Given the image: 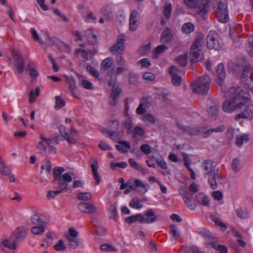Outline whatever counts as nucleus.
<instances>
[{
    "label": "nucleus",
    "instance_id": "a211bd4d",
    "mask_svg": "<svg viewBox=\"0 0 253 253\" xmlns=\"http://www.w3.org/2000/svg\"><path fill=\"white\" fill-rule=\"evenodd\" d=\"M143 217V223H151L155 222L157 219V216L154 211L152 209L146 211L144 214L142 215Z\"/></svg>",
    "mask_w": 253,
    "mask_h": 253
},
{
    "label": "nucleus",
    "instance_id": "412c9836",
    "mask_svg": "<svg viewBox=\"0 0 253 253\" xmlns=\"http://www.w3.org/2000/svg\"><path fill=\"white\" fill-rule=\"evenodd\" d=\"M101 13L106 17V20L112 21L114 18V14L111 7L109 5H105L100 10Z\"/></svg>",
    "mask_w": 253,
    "mask_h": 253
},
{
    "label": "nucleus",
    "instance_id": "0e129e2a",
    "mask_svg": "<svg viewBox=\"0 0 253 253\" xmlns=\"http://www.w3.org/2000/svg\"><path fill=\"white\" fill-rule=\"evenodd\" d=\"M55 109H59L65 105V102L63 100H62L59 96H56L55 97Z\"/></svg>",
    "mask_w": 253,
    "mask_h": 253
},
{
    "label": "nucleus",
    "instance_id": "69168bd1",
    "mask_svg": "<svg viewBox=\"0 0 253 253\" xmlns=\"http://www.w3.org/2000/svg\"><path fill=\"white\" fill-rule=\"evenodd\" d=\"M63 189H60L56 191H49L46 194V197L48 199H50L55 197L57 195L61 193L63 191Z\"/></svg>",
    "mask_w": 253,
    "mask_h": 253
},
{
    "label": "nucleus",
    "instance_id": "6ab92c4d",
    "mask_svg": "<svg viewBox=\"0 0 253 253\" xmlns=\"http://www.w3.org/2000/svg\"><path fill=\"white\" fill-rule=\"evenodd\" d=\"M105 80L108 82L109 85L112 87V88H114V87H119V86L116 84V77L115 75V70L114 69L108 71L105 77Z\"/></svg>",
    "mask_w": 253,
    "mask_h": 253
},
{
    "label": "nucleus",
    "instance_id": "473e14b6",
    "mask_svg": "<svg viewBox=\"0 0 253 253\" xmlns=\"http://www.w3.org/2000/svg\"><path fill=\"white\" fill-rule=\"evenodd\" d=\"M129 164L132 168L140 171L143 174H146L147 173V170L138 165L133 159H129Z\"/></svg>",
    "mask_w": 253,
    "mask_h": 253
},
{
    "label": "nucleus",
    "instance_id": "c85d7f7f",
    "mask_svg": "<svg viewBox=\"0 0 253 253\" xmlns=\"http://www.w3.org/2000/svg\"><path fill=\"white\" fill-rule=\"evenodd\" d=\"M31 221L36 226H45L47 224V222L43 220L39 214L33 215L31 217Z\"/></svg>",
    "mask_w": 253,
    "mask_h": 253
},
{
    "label": "nucleus",
    "instance_id": "a19ab883",
    "mask_svg": "<svg viewBox=\"0 0 253 253\" xmlns=\"http://www.w3.org/2000/svg\"><path fill=\"white\" fill-rule=\"evenodd\" d=\"M237 216L242 219H246L249 217V214L246 209L242 208L237 209L236 211Z\"/></svg>",
    "mask_w": 253,
    "mask_h": 253
},
{
    "label": "nucleus",
    "instance_id": "ddd939ff",
    "mask_svg": "<svg viewBox=\"0 0 253 253\" xmlns=\"http://www.w3.org/2000/svg\"><path fill=\"white\" fill-rule=\"evenodd\" d=\"M168 72L171 76L172 84L175 86H179L182 83V79L180 76L178 75L179 69L174 66L169 67Z\"/></svg>",
    "mask_w": 253,
    "mask_h": 253
},
{
    "label": "nucleus",
    "instance_id": "a18cd8bd",
    "mask_svg": "<svg viewBox=\"0 0 253 253\" xmlns=\"http://www.w3.org/2000/svg\"><path fill=\"white\" fill-rule=\"evenodd\" d=\"M172 10V6L170 3H166L163 7V13L165 17L168 19L171 16V12Z\"/></svg>",
    "mask_w": 253,
    "mask_h": 253
},
{
    "label": "nucleus",
    "instance_id": "680f3d73",
    "mask_svg": "<svg viewBox=\"0 0 253 253\" xmlns=\"http://www.w3.org/2000/svg\"><path fill=\"white\" fill-rule=\"evenodd\" d=\"M86 70L94 77L98 78L99 77V73L93 67L90 65H86Z\"/></svg>",
    "mask_w": 253,
    "mask_h": 253
},
{
    "label": "nucleus",
    "instance_id": "9d476101",
    "mask_svg": "<svg viewBox=\"0 0 253 253\" xmlns=\"http://www.w3.org/2000/svg\"><path fill=\"white\" fill-rule=\"evenodd\" d=\"M178 127L184 133L190 135H195L200 133H203V137L205 136V133L207 130V126H205L192 127L186 126L179 125Z\"/></svg>",
    "mask_w": 253,
    "mask_h": 253
},
{
    "label": "nucleus",
    "instance_id": "13d9d810",
    "mask_svg": "<svg viewBox=\"0 0 253 253\" xmlns=\"http://www.w3.org/2000/svg\"><path fill=\"white\" fill-rule=\"evenodd\" d=\"M142 120L145 123L148 122L151 124H153L156 122L155 117L149 113L145 114L143 115Z\"/></svg>",
    "mask_w": 253,
    "mask_h": 253
},
{
    "label": "nucleus",
    "instance_id": "f03ea898",
    "mask_svg": "<svg viewBox=\"0 0 253 253\" xmlns=\"http://www.w3.org/2000/svg\"><path fill=\"white\" fill-rule=\"evenodd\" d=\"M211 79L208 75L199 78L197 80L191 84V87L194 92L205 95L210 89Z\"/></svg>",
    "mask_w": 253,
    "mask_h": 253
},
{
    "label": "nucleus",
    "instance_id": "3c124183",
    "mask_svg": "<svg viewBox=\"0 0 253 253\" xmlns=\"http://www.w3.org/2000/svg\"><path fill=\"white\" fill-rule=\"evenodd\" d=\"M2 245L5 248L11 250H14L17 248V245L14 243V241L11 243L10 241L7 239L4 240L2 243Z\"/></svg>",
    "mask_w": 253,
    "mask_h": 253
},
{
    "label": "nucleus",
    "instance_id": "37998d69",
    "mask_svg": "<svg viewBox=\"0 0 253 253\" xmlns=\"http://www.w3.org/2000/svg\"><path fill=\"white\" fill-rule=\"evenodd\" d=\"M211 244L213 248L215 249L217 251L219 252V253H228L227 248L224 245H217L215 242H211Z\"/></svg>",
    "mask_w": 253,
    "mask_h": 253
},
{
    "label": "nucleus",
    "instance_id": "c03bdc74",
    "mask_svg": "<svg viewBox=\"0 0 253 253\" xmlns=\"http://www.w3.org/2000/svg\"><path fill=\"white\" fill-rule=\"evenodd\" d=\"M64 171V168L60 167H56L53 169L54 182L56 181L57 179L62 175V173Z\"/></svg>",
    "mask_w": 253,
    "mask_h": 253
},
{
    "label": "nucleus",
    "instance_id": "b1692460",
    "mask_svg": "<svg viewBox=\"0 0 253 253\" xmlns=\"http://www.w3.org/2000/svg\"><path fill=\"white\" fill-rule=\"evenodd\" d=\"M85 37L89 44H95L97 43L96 36L93 34L92 29H88L84 32Z\"/></svg>",
    "mask_w": 253,
    "mask_h": 253
},
{
    "label": "nucleus",
    "instance_id": "09e8293b",
    "mask_svg": "<svg viewBox=\"0 0 253 253\" xmlns=\"http://www.w3.org/2000/svg\"><path fill=\"white\" fill-rule=\"evenodd\" d=\"M168 48V46L164 45L161 44L157 46L156 48L155 52H154V58H157L158 56L161 54L162 53L164 52L166 49Z\"/></svg>",
    "mask_w": 253,
    "mask_h": 253
},
{
    "label": "nucleus",
    "instance_id": "79ce46f5",
    "mask_svg": "<svg viewBox=\"0 0 253 253\" xmlns=\"http://www.w3.org/2000/svg\"><path fill=\"white\" fill-rule=\"evenodd\" d=\"M66 238L72 249H75L79 246V241L77 238L72 237L71 236H66Z\"/></svg>",
    "mask_w": 253,
    "mask_h": 253
},
{
    "label": "nucleus",
    "instance_id": "f704fd0d",
    "mask_svg": "<svg viewBox=\"0 0 253 253\" xmlns=\"http://www.w3.org/2000/svg\"><path fill=\"white\" fill-rule=\"evenodd\" d=\"M194 25L191 22H187L184 24L182 27V31L185 34H189L194 31Z\"/></svg>",
    "mask_w": 253,
    "mask_h": 253
},
{
    "label": "nucleus",
    "instance_id": "ea45409f",
    "mask_svg": "<svg viewBox=\"0 0 253 253\" xmlns=\"http://www.w3.org/2000/svg\"><path fill=\"white\" fill-rule=\"evenodd\" d=\"M113 64V60L111 58H107L103 60L101 64V70L105 71L110 67Z\"/></svg>",
    "mask_w": 253,
    "mask_h": 253
},
{
    "label": "nucleus",
    "instance_id": "8fccbe9b",
    "mask_svg": "<svg viewBox=\"0 0 253 253\" xmlns=\"http://www.w3.org/2000/svg\"><path fill=\"white\" fill-rule=\"evenodd\" d=\"M78 198L82 201H89L92 199V195L89 192H81L78 194Z\"/></svg>",
    "mask_w": 253,
    "mask_h": 253
},
{
    "label": "nucleus",
    "instance_id": "e433bc0d",
    "mask_svg": "<svg viewBox=\"0 0 253 253\" xmlns=\"http://www.w3.org/2000/svg\"><path fill=\"white\" fill-rule=\"evenodd\" d=\"M249 141L248 135L244 134L242 135H238L236 139V144L238 147H241L243 144L245 142H247Z\"/></svg>",
    "mask_w": 253,
    "mask_h": 253
},
{
    "label": "nucleus",
    "instance_id": "de8ad7c7",
    "mask_svg": "<svg viewBox=\"0 0 253 253\" xmlns=\"http://www.w3.org/2000/svg\"><path fill=\"white\" fill-rule=\"evenodd\" d=\"M187 61L188 54L187 53L179 55L176 58V61L177 63L181 66H185L187 63Z\"/></svg>",
    "mask_w": 253,
    "mask_h": 253
},
{
    "label": "nucleus",
    "instance_id": "c9c22d12",
    "mask_svg": "<svg viewBox=\"0 0 253 253\" xmlns=\"http://www.w3.org/2000/svg\"><path fill=\"white\" fill-rule=\"evenodd\" d=\"M149 103L147 101H144L139 104L136 110L137 114L141 115L147 112L146 108L148 107Z\"/></svg>",
    "mask_w": 253,
    "mask_h": 253
},
{
    "label": "nucleus",
    "instance_id": "6e6d98bb",
    "mask_svg": "<svg viewBox=\"0 0 253 253\" xmlns=\"http://www.w3.org/2000/svg\"><path fill=\"white\" fill-rule=\"evenodd\" d=\"M44 226H35L31 229V232L35 235H40L44 232Z\"/></svg>",
    "mask_w": 253,
    "mask_h": 253
},
{
    "label": "nucleus",
    "instance_id": "dca6fc26",
    "mask_svg": "<svg viewBox=\"0 0 253 253\" xmlns=\"http://www.w3.org/2000/svg\"><path fill=\"white\" fill-rule=\"evenodd\" d=\"M121 91V90L119 87H114V88H112L109 101L110 105L115 106L118 103Z\"/></svg>",
    "mask_w": 253,
    "mask_h": 253
},
{
    "label": "nucleus",
    "instance_id": "774afa93",
    "mask_svg": "<svg viewBox=\"0 0 253 253\" xmlns=\"http://www.w3.org/2000/svg\"><path fill=\"white\" fill-rule=\"evenodd\" d=\"M244 84L253 92V72L250 73V79Z\"/></svg>",
    "mask_w": 253,
    "mask_h": 253
},
{
    "label": "nucleus",
    "instance_id": "4468645a",
    "mask_svg": "<svg viewBox=\"0 0 253 253\" xmlns=\"http://www.w3.org/2000/svg\"><path fill=\"white\" fill-rule=\"evenodd\" d=\"M57 180L58 181V186L63 190L68 191L69 188L68 185L69 182L72 181V177L69 173H64L61 176H60Z\"/></svg>",
    "mask_w": 253,
    "mask_h": 253
},
{
    "label": "nucleus",
    "instance_id": "bb28decb",
    "mask_svg": "<svg viewBox=\"0 0 253 253\" xmlns=\"http://www.w3.org/2000/svg\"><path fill=\"white\" fill-rule=\"evenodd\" d=\"M66 78V84L68 85L70 90L72 92L73 95L76 97L74 94V90L76 89V84L75 79L72 77L64 76Z\"/></svg>",
    "mask_w": 253,
    "mask_h": 253
},
{
    "label": "nucleus",
    "instance_id": "e2e57ef3",
    "mask_svg": "<svg viewBox=\"0 0 253 253\" xmlns=\"http://www.w3.org/2000/svg\"><path fill=\"white\" fill-rule=\"evenodd\" d=\"M127 166V163L125 162H121L118 163L112 162L110 164L111 168L112 169H114L116 168H121L122 169H125L126 168Z\"/></svg>",
    "mask_w": 253,
    "mask_h": 253
},
{
    "label": "nucleus",
    "instance_id": "20e7f679",
    "mask_svg": "<svg viewBox=\"0 0 253 253\" xmlns=\"http://www.w3.org/2000/svg\"><path fill=\"white\" fill-rule=\"evenodd\" d=\"M202 44L203 40L201 38H197L192 45L189 53L191 62L194 63L203 59V54L201 51Z\"/></svg>",
    "mask_w": 253,
    "mask_h": 253
},
{
    "label": "nucleus",
    "instance_id": "1a4fd4ad",
    "mask_svg": "<svg viewBox=\"0 0 253 253\" xmlns=\"http://www.w3.org/2000/svg\"><path fill=\"white\" fill-rule=\"evenodd\" d=\"M216 73L218 77V79L216 80V82L221 87V90L223 92H225L227 88L224 84V80L226 77V72L222 64H219L218 65Z\"/></svg>",
    "mask_w": 253,
    "mask_h": 253
},
{
    "label": "nucleus",
    "instance_id": "7ed1b4c3",
    "mask_svg": "<svg viewBox=\"0 0 253 253\" xmlns=\"http://www.w3.org/2000/svg\"><path fill=\"white\" fill-rule=\"evenodd\" d=\"M198 0H184L185 4L189 8L197 7V13L201 16L203 19H205L207 14L209 11L208 0H202L200 5H198Z\"/></svg>",
    "mask_w": 253,
    "mask_h": 253
},
{
    "label": "nucleus",
    "instance_id": "423d86ee",
    "mask_svg": "<svg viewBox=\"0 0 253 253\" xmlns=\"http://www.w3.org/2000/svg\"><path fill=\"white\" fill-rule=\"evenodd\" d=\"M228 67L229 71H232L233 73L239 72L240 71H243L241 80L244 84L247 82L248 79H250V73L253 72V71L250 68H245L243 65H240L239 64L234 65V64L232 62L228 63Z\"/></svg>",
    "mask_w": 253,
    "mask_h": 253
},
{
    "label": "nucleus",
    "instance_id": "4be33fe9",
    "mask_svg": "<svg viewBox=\"0 0 253 253\" xmlns=\"http://www.w3.org/2000/svg\"><path fill=\"white\" fill-rule=\"evenodd\" d=\"M26 70L29 72L31 78V82H33L39 76L37 70L34 67V64L32 61H30L27 65Z\"/></svg>",
    "mask_w": 253,
    "mask_h": 253
},
{
    "label": "nucleus",
    "instance_id": "cd10ccee",
    "mask_svg": "<svg viewBox=\"0 0 253 253\" xmlns=\"http://www.w3.org/2000/svg\"><path fill=\"white\" fill-rule=\"evenodd\" d=\"M219 105L215 104L211 106L208 110L209 117L213 119H216L218 115Z\"/></svg>",
    "mask_w": 253,
    "mask_h": 253
},
{
    "label": "nucleus",
    "instance_id": "4c0bfd02",
    "mask_svg": "<svg viewBox=\"0 0 253 253\" xmlns=\"http://www.w3.org/2000/svg\"><path fill=\"white\" fill-rule=\"evenodd\" d=\"M40 88L39 86H37L34 92L32 90L29 94L28 101L30 103H32L36 100V98L40 95Z\"/></svg>",
    "mask_w": 253,
    "mask_h": 253
},
{
    "label": "nucleus",
    "instance_id": "603ef678",
    "mask_svg": "<svg viewBox=\"0 0 253 253\" xmlns=\"http://www.w3.org/2000/svg\"><path fill=\"white\" fill-rule=\"evenodd\" d=\"M208 182L212 189H215L217 188L215 174L208 176Z\"/></svg>",
    "mask_w": 253,
    "mask_h": 253
},
{
    "label": "nucleus",
    "instance_id": "9b49d317",
    "mask_svg": "<svg viewBox=\"0 0 253 253\" xmlns=\"http://www.w3.org/2000/svg\"><path fill=\"white\" fill-rule=\"evenodd\" d=\"M78 208L81 212L87 214L98 213V208L93 204L88 202L80 203L78 205Z\"/></svg>",
    "mask_w": 253,
    "mask_h": 253
},
{
    "label": "nucleus",
    "instance_id": "5701e85b",
    "mask_svg": "<svg viewBox=\"0 0 253 253\" xmlns=\"http://www.w3.org/2000/svg\"><path fill=\"white\" fill-rule=\"evenodd\" d=\"M118 143V144L116 145V149L121 153H126L131 148L129 143L126 141H120Z\"/></svg>",
    "mask_w": 253,
    "mask_h": 253
},
{
    "label": "nucleus",
    "instance_id": "aec40b11",
    "mask_svg": "<svg viewBox=\"0 0 253 253\" xmlns=\"http://www.w3.org/2000/svg\"><path fill=\"white\" fill-rule=\"evenodd\" d=\"M172 36L170 29L169 28H166L162 33L161 42L164 43L170 42L172 40Z\"/></svg>",
    "mask_w": 253,
    "mask_h": 253
},
{
    "label": "nucleus",
    "instance_id": "58836bf2",
    "mask_svg": "<svg viewBox=\"0 0 253 253\" xmlns=\"http://www.w3.org/2000/svg\"><path fill=\"white\" fill-rule=\"evenodd\" d=\"M170 234H171L173 238L177 240L180 236V232L178 230L177 227L174 224H170L169 225Z\"/></svg>",
    "mask_w": 253,
    "mask_h": 253
},
{
    "label": "nucleus",
    "instance_id": "39448f33",
    "mask_svg": "<svg viewBox=\"0 0 253 253\" xmlns=\"http://www.w3.org/2000/svg\"><path fill=\"white\" fill-rule=\"evenodd\" d=\"M218 6L215 11L218 20L221 23H227L229 20L226 0H216Z\"/></svg>",
    "mask_w": 253,
    "mask_h": 253
},
{
    "label": "nucleus",
    "instance_id": "c756f323",
    "mask_svg": "<svg viewBox=\"0 0 253 253\" xmlns=\"http://www.w3.org/2000/svg\"><path fill=\"white\" fill-rule=\"evenodd\" d=\"M197 232L200 235L207 240H211L214 239V235L207 229L198 230Z\"/></svg>",
    "mask_w": 253,
    "mask_h": 253
},
{
    "label": "nucleus",
    "instance_id": "338daca9",
    "mask_svg": "<svg viewBox=\"0 0 253 253\" xmlns=\"http://www.w3.org/2000/svg\"><path fill=\"white\" fill-rule=\"evenodd\" d=\"M119 122L118 120H112L109 125L111 131L118 132L117 131L119 128Z\"/></svg>",
    "mask_w": 253,
    "mask_h": 253
},
{
    "label": "nucleus",
    "instance_id": "6e6552de",
    "mask_svg": "<svg viewBox=\"0 0 253 253\" xmlns=\"http://www.w3.org/2000/svg\"><path fill=\"white\" fill-rule=\"evenodd\" d=\"M12 55L14 59V66L16 71L20 74L23 73L25 69V65L24 61L21 53L13 49L12 51Z\"/></svg>",
    "mask_w": 253,
    "mask_h": 253
},
{
    "label": "nucleus",
    "instance_id": "0eeeda50",
    "mask_svg": "<svg viewBox=\"0 0 253 253\" xmlns=\"http://www.w3.org/2000/svg\"><path fill=\"white\" fill-rule=\"evenodd\" d=\"M207 46L210 49L219 50L221 44L218 40L217 34L214 31H210L207 37Z\"/></svg>",
    "mask_w": 253,
    "mask_h": 253
},
{
    "label": "nucleus",
    "instance_id": "393cba45",
    "mask_svg": "<svg viewBox=\"0 0 253 253\" xmlns=\"http://www.w3.org/2000/svg\"><path fill=\"white\" fill-rule=\"evenodd\" d=\"M101 131L103 133L108 134V136L114 140L120 139L123 134L122 132H115L114 131L107 130L105 128H102Z\"/></svg>",
    "mask_w": 253,
    "mask_h": 253
},
{
    "label": "nucleus",
    "instance_id": "5fc2aeb1",
    "mask_svg": "<svg viewBox=\"0 0 253 253\" xmlns=\"http://www.w3.org/2000/svg\"><path fill=\"white\" fill-rule=\"evenodd\" d=\"M129 205L132 208L140 209L142 208L143 205L140 204L138 199H132L129 203Z\"/></svg>",
    "mask_w": 253,
    "mask_h": 253
},
{
    "label": "nucleus",
    "instance_id": "f3484780",
    "mask_svg": "<svg viewBox=\"0 0 253 253\" xmlns=\"http://www.w3.org/2000/svg\"><path fill=\"white\" fill-rule=\"evenodd\" d=\"M91 161L92 162L91 164V168L93 172L94 178L95 180V184L96 185H98L100 182L101 178L97 171L98 168V162L97 160L94 158H91Z\"/></svg>",
    "mask_w": 253,
    "mask_h": 253
},
{
    "label": "nucleus",
    "instance_id": "72a5a7b5",
    "mask_svg": "<svg viewBox=\"0 0 253 253\" xmlns=\"http://www.w3.org/2000/svg\"><path fill=\"white\" fill-rule=\"evenodd\" d=\"M224 130V127L223 126H217L215 128L207 129L206 130L205 133V136L203 137L206 138L209 136L213 132H220Z\"/></svg>",
    "mask_w": 253,
    "mask_h": 253
},
{
    "label": "nucleus",
    "instance_id": "4d7b16f0",
    "mask_svg": "<svg viewBox=\"0 0 253 253\" xmlns=\"http://www.w3.org/2000/svg\"><path fill=\"white\" fill-rule=\"evenodd\" d=\"M210 218L213 222L215 223L216 225L219 226L221 227H224L225 229L227 228V226L221 221L218 217H216L214 215H211L210 216Z\"/></svg>",
    "mask_w": 253,
    "mask_h": 253
},
{
    "label": "nucleus",
    "instance_id": "bf43d9fd",
    "mask_svg": "<svg viewBox=\"0 0 253 253\" xmlns=\"http://www.w3.org/2000/svg\"><path fill=\"white\" fill-rule=\"evenodd\" d=\"M109 211L110 214V218L113 217L115 220H116L118 216L117 206L115 205H111L109 208Z\"/></svg>",
    "mask_w": 253,
    "mask_h": 253
},
{
    "label": "nucleus",
    "instance_id": "2eb2a0df",
    "mask_svg": "<svg viewBox=\"0 0 253 253\" xmlns=\"http://www.w3.org/2000/svg\"><path fill=\"white\" fill-rule=\"evenodd\" d=\"M202 168L204 170L205 176L215 174L213 166V162L211 160L205 161L203 163Z\"/></svg>",
    "mask_w": 253,
    "mask_h": 253
},
{
    "label": "nucleus",
    "instance_id": "7c9ffc66",
    "mask_svg": "<svg viewBox=\"0 0 253 253\" xmlns=\"http://www.w3.org/2000/svg\"><path fill=\"white\" fill-rule=\"evenodd\" d=\"M110 50L114 54H117L118 53L122 54L124 52V45L123 44L117 42L111 47Z\"/></svg>",
    "mask_w": 253,
    "mask_h": 253
},
{
    "label": "nucleus",
    "instance_id": "49530a36",
    "mask_svg": "<svg viewBox=\"0 0 253 253\" xmlns=\"http://www.w3.org/2000/svg\"><path fill=\"white\" fill-rule=\"evenodd\" d=\"M42 34L44 40H45L46 43L48 45L52 46L54 44L55 41L49 36L48 33L47 31H42Z\"/></svg>",
    "mask_w": 253,
    "mask_h": 253
},
{
    "label": "nucleus",
    "instance_id": "f257e3e1",
    "mask_svg": "<svg viewBox=\"0 0 253 253\" xmlns=\"http://www.w3.org/2000/svg\"><path fill=\"white\" fill-rule=\"evenodd\" d=\"M227 99L222 104V110L228 113L239 110L240 113L235 116V119L251 120L253 117V104L248 98V94L239 86H232L224 92Z\"/></svg>",
    "mask_w": 253,
    "mask_h": 253
},
{
    "label": "nucleus",
    "instance_id": "2f4dec72",
    "mask_svg": "<svg viewBox=\"0 0 253 253\" xmlns=\"http://www.w3.org/2000/svg\"><path fill=\"white\" fill-rule=\"evenodd\" d=\"M0 172L5 175H9L10 170L8 167L5 164L4 161L0 157Z\"/></svg>",
    "mask_w": 253,
    "mask_h": 253
},
{
    "label": "nucleus",
    "instance_id": "052dcab7",
    "mask_svg": "<svg viewBox=\"0 0 253 253\" xmlns=\"http://www.w3.org/2000/svg\"><path fill=\"white\" fill-rule=\"evenodd\" d=\"M54 249L57 251H63L66 249V246L64 245V242L62 239L58 241L54 246Z\"/></svg>",
    "mask_w": 253,
    "mask_h": 253
},
{
    "label": "nucleus",
    "instance_id": "a878e982",
    "mask_svg": "<svg viewBox=\"0 0 253 253\" xmlns=\"http://www.w3.org/2000/svg\"><path fill=\"white\" fill-rule=\"evenodd\" d=\"M143 220L144 219L142 216V214L140 213L129 216L126 217L125 219V221L128 224H132L136 221H138L140 223H143Z\"/></svg>",
    "mask_w": 253,
    "mask_h": 253
},
{
    "label": "nucleus",
    "instance_id": "f8f14e48",
    "mask_svg": "<svg viewBox=\"0 0 253 253\" xmlns=\"http://www.w3.org/2000/svg\"><path fill=\"white\" fill-rule=\"evenodd\" d=\"M26 236V233L25 229L22 227H19L16 228L14 233L10 235V238L17 245L19 242L25 238Z\"/></svg>",
    "mask_w": 253,
    "mask_h": 253
},
{
    "label": "nucleus",
    "instance_id": "864d4df0",
    "mask_svg": "<svg viewBox=\"0 0 253 253\" xmlns=\"http://www.w3.org/2000/svg\"><path fill=\"white\" fill-rule=\"evenodd\" d=\"M52 241L51 233H48L46 234V238L43 240L41 246L43 247H47L51 244Z\"/></svg>",
    "mask_w": 253,
    "mask_h": 253
}]
</instances>
